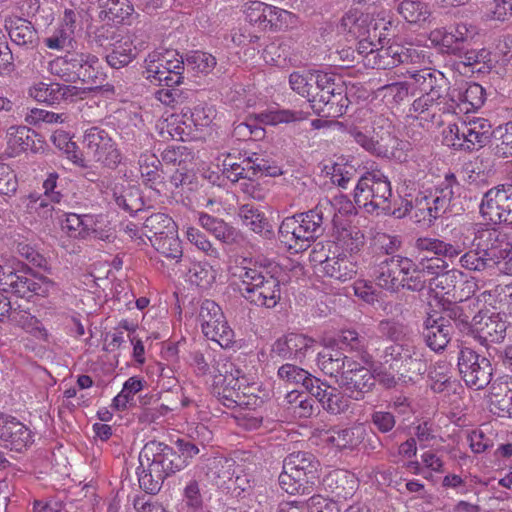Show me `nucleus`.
<instances>
[{"mask_svg":"<svg viewBox=\"0 0 512 512\" xmlns=\"http://www.w3.org/2000/svg\"><path fill=\"white\" fill-rule=\"evenodd\" d=\"M460 256V266L489 276H512V244L495 229H478L461 241L442 240V257Z\"/></svg>","mask_w":512,"mask_h":512,"instance_id":"nucleus-1","label":"nucleus"},{"mask_svg":"<svg viewBox=\"0 0 512 512\" xmlns=\"http://www.w3.org/2000/svg\"><path fill=\"white\" fill-rule=\"evenodd\" d=\"M142 471L139 485L145 492L154 495L162 487L164 480L186 466L185 460L172 447L163 442L149 441L139 453Z\"/></svg>","mask_w":512,"mask_h":512,"instance_id":"nucleus-2","label":"nucleus"},{"mask_svg":"<svg viewBox=\"0 0 512 512\" xmlns=\"http://www.w3.org/2000/svg\"><path fill=\"white\" fill-rule=\"evenodd\" d=\"M458 186L456 176L448 173L435 187L434 192L419 191L411 199L405 197L401 200V207L393 209L392 214L397 218L410 214L416 223L431 226L436 219L446 213L454 196V187Z\"/></svg>","mask_w":512,"mask_h":512,"instance_id":"nucleus-3","label":"nucleus"},{"mask_svg":"<svg viewBox=\"0 0 512 512\" xmlns=\"http://www.w3.org/2000/svg\"><path fill=\"white\" fill-rule=\"evenodd\" d=\"M335 204L328 199L320 201L313 209L284 218L279 227L281 241L292 247L309 246L325 232V222L335 217Z\"/></svg>","mask_w":512,"mask_h":512,"instance_id":"nucleus-4","label":"nucleus"},{"mask_svg":"<svg viewBox=\"0 0 512 512\" xmlns=\"http://www.w3.org/2000/svg\"><path fill=\"white\" fill-rule=\"evenodd\" d=\"M320 463L309 452L290 453L283 461L279 485L290 495H310L319 479Z\"/></svg>","mask_w":512,"mask_h":512,"instance_id":"nucleus-5","label":"nucleus"},{"mask_svg":"<svg viewBox=\"0 0 512 512\" xmlns=\"http://www.w3.org/2000/svg\"><path fill=\"white\" fill-rule=\"evenodd\" d=\"M241 295L251 304L274 308L281 299L280 281L261 267H243L239 273Z\"/></svg>","mask_w":512,"mask_h":512,"instance_id":"nucleus-6","label":"nucleus"},{"mask_svg":"<svg viewBox=\"0 0 512 512\" xmlns=\"http://www.w3.org/2000/svg\"><path fill=\"white\" fill-rule=\"evenodd\" d=\"M392 188L388 177L379 170L366 172L357 182L354 189V202L372 213L381 209L384 213H391L390 198Z\"/></svg>","mask_w":512,"mask_h":512,"instance_id":"nucleus-7","label":"nucleus"},{"mask_svg":"<svg viewBox=\"0 0 512 512\" xmlns=\"http://www.w3.org/2000/svg\"><path fill=\"white\" fill-rule=\"evenodd\" d=\"M99 59L91 53L67 52L50 63L51 72L66 82L96 84Z\"/></svg>","mask_w":512,"mask_h":512,"instance_id":"nucleus-8","label":"nucleus"},{"mask_svg":"<svg viewBox=\"0 0 512 512\" xmlns=\"http://www.w3.org/2000/svg\"><path fill=\"white\" fill-rule=\"evenodd\" d=\"M458 370L465 384L475 390L491 383L493 367L491 361L471 348L463 347L458 353Z\"/></svg>","mask_w":512,"mask_h":512,"instance_id":"nucleus-9","label":"nucleus"},{"mask_svg":"<svg viewBox=\"0 0 512 512\" xmlns=\"http://www.w3.org/2000/svg\"><path fill=\"white\" fill-rule=\"evenodd\" d=\"M479 213L490 224L512 225V186L498 185L485 192Z\"/></svg>","mask_w":512,"mask_h":512,"instance_id":"nucleus-10","label":"nucleus"},{"mask_svg":"<svg viewBox=\"0 0 512 512\" xmlns=\"http://www.w3.org/2000/svg\"><path fill=\"white\" fill-rule=\"evenodd\" d=\"M42 286L35 280L33 269L22 262L0 265V290L21 298L39 294Z\"/></svg>","mask_w":512,"mask_h":512,"instance_id":"nucleus-11","label":"nucleus"},{"mask_svg":"<svg viewBox=\"0 0 512 512\" xmlns=\"http://www.w3.org/2000/svg\"><path fill=\"white\" fill-rule=\"evenodd\" d=\"M349 134L363 149L377 157L405 162L408 152L411 150V144L408 141L401 140L391 134L382 136L379 140H375L357 128L351 129Z\"/></svg>","mask_w":512,"mask_h":512,"instance_id":"nucleus-12","label":"nucleus"},{"mask_svg":"<svg viewBox=\"0 0 512 512\" xmlns=\"http://www.w3.org/2000/svg\"><path fill=\"white\" fill-rule=\"evenodd\" d=\"M198 317L206 338L217 342L221 347H229L233 342L234 332L215 301L205 299L200 306Z\"/></svg>","mask_w":512,"mask_h":512,"instance_id":"nucleus-13","label":"nucleus"},{"mask_svg":"<svg viewBox=\"0 0 512 512\" xmlns=\"http://www.w3.org/2000/svg\"><path fill=\"white\" fill-rule=\"evenodd\" d=\"M470 335L481 345L501 343L506 337L508 323L501 313L480 310L472 317Z\"/></svg>","mask_w":512,"mask_h":512,"instance_id":"nucleus-14","label":"nucleus"},{"mask_svg":"<svg viewBox=\"0 0 512 512\" xmlns=\"http://www.w3.org/2000/svg\"><path fill=\"white\" fill-rule=\"evenodd\" d=\"M83 143L87 154L103 166L115 168L121 162V154L105 130L91 127L85 132Z\"/></svg>","mask_w":512,"mask_h":512,"instance_id":"nucleus-15","label":"nucleus"},{"mask_svg":"<svg viewBox=\"0 0 512 512\" xmlns=\"http://www.w3.org/2000/svg\"><path fill=\"white\" fill-rule=\"evenodd\" d=\"M217 372L218 374L213 375L212 392L224 406L234 408V400L242 392L244 374L240 369L234 368L232 363L222 364Z\"/></svg>","mask_w":512,"mask_h":512,"instance_id":"nucleus-16","label":"nucleus"},{"mask_svg":"<svg viewBox=\"0 0 512 512\" xmlns=\"http://www.w3.org/2000/svg\"><path fill=\"white\" fill-rule=\"evenodd\" d=\"M339 379V385L354 400H363L365 394L372 391L375 386V376L372 372L356 361L349 362Z\"/></svg>","mask_w":512,"mask_h":512,"instance_id":"nucleus-17","label":"nucleus"},{"mask_svg":"<svg viewBox=\"0 0 512 512\" xmlns=\"http://www.w3.org/2000/svg\"><path fill=\"white\" fill-rule=\"evenodd\" d=\"M410 78L423 94L443 101L445 106H449L452 88L449 86V80L442 72L432 68H424L411 72Z\"/></svg>","mask_w":512,"mask_h":512,"instance_id":"nucleus-18","label":"nucleus"},{"mask_svg":"<svg viewBox=\"0 0 512 512\" xmlns=\"http://www.w3.org/2000/svg\"><path fill=\"white\" fill-rule=\"evenodd\" d=\"M409 258L385 254L379 268L374 272L377 284L385 290L397 292L403 286L405 272H408Z\"/></svg>","mask_w":512,"mask_h":512,"instance_id":"nucleus-19","label":"nucleus"},{"mask_svg":"<svg viewBox=\"0 0 512 512\" xmlns=\"http://www.w3.org/2000/svg\"><path fill=\"white\" fill-rule=\"evenodd\" d=\"M32 431L15 418L0 415V443L6 448L22 452L33 443Z\"/></svg>","mask_w":512,"mask_h":512,"instance_id":"nucleus-20","label":"nucleus"},{"mask_svg":"<svg viewBox=\"0 0 512 512\" xmlns=\"http://www.w3.org/2000/svg\"><path fill=\"white\" fill-rule=\"evenodd\" d=\"M314 339L297 333H289L277 339L271 348V357L294 359L302 361L309 349L314 345Z\"/></svg>","mask_w":512,"mask_h":512,"instance_id":"nucleus-21","label":"nucleus"},{"mask_svg":"<svg viewBox=\"0 0 512 512\" xmlns=\"http://www.w3.org/2000/svg\"><path fill=\"white\" fill-rule=\"evenodd\" d=\"M372 57L374 58L372 68L386 70L412 62L415 57H418V53L411 45L405 46L393 42L388 46L379 47L377 51L373 52Z\"/></svg>","mask_w":512,"mask_h":512,"instance_id":"nucleus-22","label":"nucleus"},{"mask_svg":"<svg viewBox=\"0 0 512 512\" xmlns=\"http://www.w3.org/2000/svg\"><path fill=\"white\" fill-rule=\"evenodd\" d=\"M444 260L441 258H429L426 261L422 260L419 264L414 263L409 259L405 272L404 282L401 289H407L413 292H420L426 286V275H431L435 268H443Z\"/></svg>","mask_w":512,"mask_h":512,"instance_id":"nucleus-23","label":"nucleus"},{"mask_svg":"<svg viewBox=\"0 0 512 512\" xmlns=\"http://www.w3.org/2000/svg\"><path fill=\"white\" fill-rule=\"evenodd\" d=\"M453 327L445 317L428 316L423 323V338L433 351L443 350L451 340Z\"/></svg>","mask_w":512,"mask_h":512,"instance_id":"nucleus-24","label":"nucleus"},{"mask_svg":"<svg viewBox=\"0 0 512 512\" xmlns=\"http://www.w3.org/2000/svg\"><path fill=\"white\" fill-rule=\"evenodd\" d=\"M79 94V89L72 85L39 82L29 89V95L38 102L48 105L59 104L61 101L73 99Z\"/></svg>","mask_w":512,"mask_h":512,"instance_id":"nucleus-25","label":"nucleus"},{"mask_svg":"<svg viewBox=\"0 0 512 512\" xmlns=\"http://www.w3.org/2000/svg\"><path fill=\"white\" fill-rule=\"evenodd\" d=\"M485 95L484 88L478 83L466 84L465 88L452 87L447 111H455L456 107H461V110L465 109L466 112L477 110L484 104Z\"/></svg>","mask_w":512,"mask_h":512,"instance_id":"nucleus-26","label":"nucleus"},{"mask_svg":"<svg viewBox=\"0 0 512 512\" xmlns=\"http://www.w3.org/2000/svg\"><path fill=\"white\" fill-rule=\"evenodd\" d=\"M441 104H443V101L422 94L411 104L408 117L419 121V124L425 127L433 123L441 112H448L447 106L441 107Z\"/></svg>","mask_w":512,"mask_h":512,"instance_id":"nucleus-27","label":"nucleus"},{"mask_svg":"<svg viewBox=\"0 0 512 512\" xmlns=\"http://www.w3.org/2000/svg\"><path fill=\"white\" fill-rule=\"evenodd\" d=\"M314 261L320 263L322 271L326 276L340 282L349 281L356 275L355 263L345 253L331 258L328 256L324 259L314 258Z\"/></svg>","mask_w":512,"mask_h":512,"instance_id":"nucleus-28","label":"nucleus"},{"mask_svg":"<svg viewBox=\"0 0 512 512\" xmlns=\"http://www.w3.org/2000/svg\"><path fill=\"white\" fill-rule=\"evenodd\" d=\"M7 29L11 41L16 45L27 49H35L38 46L40 38L30 21L16 17L10 20Z\"/></svg>","mask_w":512,"mask_h":512,"instance_id":"nucleus-29","label":"nucleus"},{"mask_svg":"<svg viewBox=\"0 0 512 512\" xmlns=\"http://www.w3.org/2000/svg\"><path fill=\"white\" fill-rule=\"evenodd\" d=\"M372 23L373 16L370 13H364L357 8H351L342 16L340 28L356 38L371 37Z\"/></svg>","mask_w":512,"mask_h":512,"instance_id":"nucleus-30","label":"nucleus"},{"mask_svg":"<svg viewBox=\"0 0 512 512\" xmlns=\"http://www.w3.org/2000/svg\"><path fill=\"white\" fill-rule=\"evenodd\" d=\"M199 223L202 228L214 235L218 240L225 244L237 243L240 238V232L230 226L222 219L211 216L207 213H200Z\"/></svg>","mask_w":512,"mask_h":512,"instance_id":"nucleus-31","label":"nucleus"},{"mask_svg":"<svg viewBox=\"0 0 512 512\" xmlns=\"http://www.w3.org/2000/svg\"><path fill=\"white\" fill-rule=\"evenodd\" d=\"M96 222H98L97 215L68 213L62 229L69 237L85 239L90 237Z\"/></svg>","mask_w":512,"mask_h":512,"instance_id":"nucleus-32","label":"nucleus"},{"mask_svg":"<svg viewBox=\"0 0 512 512\" xmlns=\"http://www.w3.org/2000/svg\"><path fill=\"white\" fill-rule=\"evenodd\" d=\"M363 429L361 427L355 428H330L322 434L323 439L337 447L348 448L358 445L361 442Z\"/></svg>","mask_w":512,"mask_h":512,"instance_id":"nucleus-33","label":"nucleus"},{"mask_svg":"<svg viewBox=\"0 0 512 512\" xmlns=\"http://www.w3.org/2000/svg\"><path fill=\"white\" fill-rule=\"evenodd\" d=\"M113 199L116 204L129 213L141 211L144 203L142 201L140 190L135 187L128 185H115L112 189Z\"/></svg>","mask_w":512,"mask_h":512,"instance_id":"nucleus-34","label":"nucleus"},{"mask_svg":"<svg viewBox=\"0 0 512 512\" xmlns=\"http://www.w3.org/2000/svg\"><path fill=\"white\" fill-rule=\"evenodd\" d=\"M10 143L22 151L38 152L43 148L41 136L27 126L10 128Z\"/></svg>","mask_w":512,"mask_h":512,"instance_id":"nucleus-35","label":"nucleus"},{"mask_svg":"<svg viewBox=\"0 0 512 512\" xmlns=\"http://www.w3.org/2000/svg\"><path fill=\"white\" fill-rule=\"evenodd\" d=\"M176 229V223L167 214L154 213L143 223L142 234L152 243L153 239L165 236Z\"/></svg>","mask_w":512,"mask_h":512,"instance_id":"nucleus-36","label":"nucleus"},{"mask_svg":"<svg viewBox=\"0 0 512 512\" xmlns=\"http://www.w3.org/2000/svg\"><path fill=\"white\" fill-rule=\"evenodd\" d=\"M111 46L110 52L105 56L108 65L115 69H120L127 66L135 57V47L133 43L126 40H117L109 44Z\"/></svg>","mask_w":512,"mask_h":512,"instance_id":"nucleus-37","label":"nucleus"},{"mask_svg":"<svg viewBox=\"0 0 512 512\" xmlns=\"http://www.w3.org/2000/svg\"><path fill=\"white\" fill-rule=\"evenodd\" d=\"M200 440H196L189 435L188 438H181L176 441V446L184 458H193L206 449V444L211 440V431L205 425H199L195 430Z\"/></svg>","mask_w":512,"mask_h":512,"instance_id":"nucleus-38","label":"nucleus"},{"mask_svg":"<svg viewBox=\"0 0 512 512\" xmlns=\"http://www.w3.org/2000/svg\"><path fill=\"white\" fill-rule=\"evenodd\" d=\"M448 264L444 261L443 268H435L431 275L434 277L430 281V287L439 289L442 295H449L459 281L462 280L463 273L458 269L446 270Z\"/></svg>","mask_w":512,"mask_h":512,"instance_id":"nucleus-39","label":"nucleus"},{"mask_svg":"<svg viewBox=\"0 0 512 512\" xmlns=\"http://www.w3.org/2000/svg\"><path fill=\"white\" fill-rule=\"evenodd\" d=\"M435 37H440L441 43L449 52L454 55L461 53L462 44L468 40L469 28L466 24H458L454 31L448 32L445 29H438L432 33Z\"/></svg>","mask_w":512,"mask_h":512,"instance_id":"nucleus-40","label":"nucleus"},{"mask_svg":"<svg viewBox=\"0 0 512 512\" xmlns=\"http://www.w3.org/2000/svg\"><path fill=\"white\" fill-rule=\"evenodd\" d=\"M459 57L458 65L462 64L466 67H470L472 71L485 72L493 67V59L491 52L485 48L480 50H466L458 53Z\"/></svg>","mask_w":512,"mask_h":512,"instance_id":"nucleus-41","label":"nucleus"},{"mask_svg":"<svg viewBox=\"0 0 512 512\" xmlns=\"http://www.w3.org/2000/svg\"><path fill=\"white\" fill-rule=\"evenodd\" d=\"M352 361L338 350H326L319 353L317 364L326 375L336 376L339 373L342 374L347 369L346 364Z\"/></svg>","mask_w":512,"mask_h":512,"instance_id":"nucleus-42","label":"nucleus"},{"mask_svg":"<svg viewBox=\"0 0 512 512\" xmlns=\"http://www.w3.org/2000/svg\"><path fill=\"white\" fill-rule=\"evenodd\" d=\"M491 149L494 156L498 158L512 157V121L494 129Z\"/></svg>","mask_w":512,"mask_h":512,"instance_id":"nucleus-43","label":"nucleus"},{"mask_svg":"<svg viewBox=\"0 0 512 512\" xmlns=\"http://www.w3.org/2000/svg\"><path fill=\"white\" fill-rule=\"evenodd\" d=\"M460 132L463 142L452 144L453 147L466 151H473L479 148L484 147L488 143H492L493 140V132H488V128L485 127L484 131H475L470 130L467 126H461Z\"/></svg>","mask_w":512,"mask_h":512,"instance_id":"nucleus-44","label":"nucleus"},{"mask_svg":"<svg viewBox=\"0 0 512 512\" xmlns=\"http://www.w3.org/2000/svg\"><path fill=\"white\" fill-rule=\"evenodd\" d=\"M152 246L163 257L175 260L176 262H178L183 256L181 241L178 238L177 229L165 236L153 239Z\"/></svg>","mask_w":512,"mask_h":512,"instance_id":"nucleus-45","label":"nucleus"},{"mask_svg":"<svg viewBox=\"0 0 512 512\" xmlns=\"http://www.w3.org/2000/svg\"><path fill=\"white\" fill-rule=\"evenodd\" d=\"M470 306L469 302L464 304L453 303L444 309L445 318L449 321L452 320L461 332L469 335L472 330L471 314L473 312Z\"/></svg>","mask_w":512,"mask_h":512,"instance_id":"nucleus-46","label":"nucleus"},{"mask_svg":"<svg viewBox=\"0 0 512 512\" xmlns=\"http://www.w3.org/2000/svg\"><path fill=\"white\" fill-rule=\"evenodd\" d=\"M397 10L407 22L414 24L424 22L430 16L428 5L420 0H403Z\"/></svg>","mask_w":512,"mask_h":512,"instance_id":"nucleus-47","label":"nucleus"},{"mask_svg":"<svg viewBox=\"0 0 512 512\" xmlns=\"http://www.w3.org/2000/svg\"><path fill=\"white\" fill-rule=\"evenodd\" d=\"M142 388L143 382L140 379L130 377L124 383L120 393L113 399V406L119 411H123L128 407H135L137 404L134 396L140 392Z\"/></svg>","mask_w":512,"mask_h":512,"instance_id":"nucleus-48","label":"nucleus"},{"mask_svg":"<svg viewBox=\"0 0 512 512\" xmlns=\"http://www.w3.org/2000/svg\"><path fill=\"white\" fill-rule=\"evenodd\" d=\"M329 486L332 487V484H335L333 489V493L337 500H347L351 498L357 489V481L356 479L343 472H335L330 474L328 477Z\"/></svg>","mask_w":512,"mask_h":512,"instance_id":"nucleus-49","label":"nucleus"},{"mask_svg":"<svg viewBox=\"0 0 512 512\" xmlns=\"http://www.w3.org/2000/svg\"><path fill=\"white\" fill-rule=\"evenodd\" d=\"M146 79L151 82L158 83L165 87H175L182 83L183 76L169 74L168 71L163 69L156 61H150L145 71L143 72Z\"/></svg>","mask_w":512,"mask_h":512,"instance_id":"nucleus-50","label":"nucleus"},{"mask_svg":"<svg viewBox=\"0 0 512 512\" xmlns=\"http://www.w3.org/2000/svg\"><path fill=\"white\" fill-rule=\"evenodd\" d=\"M385 254L378 251L377 248L364 247L359 253L352 256V262L355 263L356 273L358 270H373V273L379 268Z\"/></svg>","mask_w":512,"mask_h":512,"instance_id":"nucleus-51","label":"nucleus"},{"mask_svg":"<svg viewBox=\"0 0 512 512\" xmlns=\"http://www.w3.org/2000/svg\"><path fill=\"white\" fill-rule=\"evenodd\" d=\"M185 65L188 71L207 74L216 66V58L206 52L192 51L186 55Z\"/></svg>","mask_w":512,"mask_h":512,"instance_id":"nucleus-52","label":"nucleus"},{"mask_svg":"<svg viewBox=\"0 0 512 512\" xmlns=\"http://www.w3.org/2000/svg\"><path fill=\"white\" fill-rule=\"evenodd\" d=\"M373 23L371 25V36L378 38V42L381 43L392 35V31L396 28L394 20L392 19L390 12L381 10L377 13H372Z\"/></svg>","mask_w":512,"mask_h":512,"instance_id":"nucleus-53","label":"nucleus"},{"mask_svg":"<svg viewBox=\"0 0 512 512\" xmlns=\"http://www.w3.org/2000/svg\"><path fill=\"white\" fill-rule=\"evenodd\" d=\"M349 103L345 87L342 93L340 90L335 91L329 98V103H325V107L317 115L325 118H338L346 113Z\"/></svg>","mask_w":512,"mask_h":512,"instance_id":"nucleus-54","label":"nucleus"},{"mask_svg":"<svg viewBox=\"0 0 512 512\" xmlns=\"http://www.w3.org/2000/svg\"><path fill=\"white\" fill-rule=\"evenodd\" d=\"M238 216L241 219L242 224L255 233H261L267 224V220L264 215L250 204L242 205L239 208Z\"/></svg>","mask_w":512,"mask_h":512,"instance_id":"nucleus-55","label":"nucleus"},{"mask_svg":"<svg viewBox=\"0 0 512 512\" xmlns=\"http://www.w3.org/2000/svg\"><path fill=\"white\" fill-rule=\"evenodd\" d=\"M100 6L106 10L109 19L121 22L134 10L128 0H99Z\"/></svg>","mask_w":512,"mask_h":512,"instance_id":"nucleus-56","label":"nucleus"},{"mask_svg":"<svg viewBox=\"0 0 512 512\" xmlns=\"http://www.w3.org/2000/svg\"><path fill=\"white\" fill-rule=\"evenodd\" d=\"M402 360L400 361L399 367L396 369L403 368L406 372H411L416 375H421L426 372V363L422 359V355L418 353L416 347L409 345L406 352H403Z\"/></svg>","mask_w":512,"mask_h":512,"instance_id":"nucleus-57","label":"nucleus"},{"mask_svg":"<svg viewBox=\"0 0 512 512\" xmlns=\"http://www.w3.org/2000/svg\"><path fill=\"white\" fill-rule=\"evenodd\" d=\"M322 407L327 412L337 415L346 412L350 407V402L348 397L336 387H331L327 397L323 401Z\"/></svg>","mask_w":512,"mask_h":512,"instance_id":"nucleus-58","label":"nucleus"},{"mask_svg":"<svg viewBox=\"0 0 512 512\" xmlns=\"http://www.w3.org/2000/svg\"><path fill=\"white\" fill-rule=\"evenodd\" d=\"M188 278L192 284L205 288L214 282L215 273L207 264L194 263L188 269Z\"/></svg>","mask_w":512,"mask_h":512,"instance_id":"nucleus-59","label":"nucleus"},{"mask_svg":"<svg viewBox=\"0 0 512 512\" xmlns=\"http://www.w3.org/2000/svg\"><path fill=\"white\" fill-rule=\"evenodd\" d=\"M231 462L223 458H214L208 464L207 476L216 483V485L225 484L226 479H231Z\"/></svg>","mask_w":512,"mask_h":512,"instance_id":"nucleus-60","label":"nucleus"},{"mask_svg":"<svg viewBox=\"0 0 512 512\" xmlns=\"http://www.w3.org/2000/svg\"><path fill=\"white\" fill-rule=\"evenodd\" d=\"M344 251L348 252L350 257L359 253L365 247L364 234L356 227L345 229L341 233Z\"/></svg>","mask_w":512,"mask_h":512,"instance_id":"nucleus-61","label":"nucleus"},{"mask_svg":"<svg viewBox=\"0 0 512 512\" xmlns=\"http://www.w3.org/2000/svg\"><path fill=\"white\" fill-rule=\"evenodd\" d=\"M277 375L281 380L287 383L302 384L303 386L312 376V374L305 369L290 363L280 366Z\"/></svg>","mask_w":512,"mask_h":512,"instance_id":"nucleus-62","label":"nucleus"},{"mask_svg":"<svg viewBox=\"0 0 512 512\" xmlns=\"http://www.w3.org/2000/svg\"><path fill=\"white\" fill-rule=\"evenodd\" d=\"M312 80L315 81L316 88L318 90L324 89L330 92L340 90V93H342L343 88H345V84L342 81L341 77L333 73L319 71L316 74L310 75V81Z\"/></svg>","mask_w":512,"mask_h":512,"instance_id":"nucleus-63","label":"nucleus"},{"mask_svg":"<svg viewBox=\"0 0 512 512\" xmlns=\"http://www.w3.org/2000/svg\"><path fill=\"white\" fill-rule=\"evenodd\" d=\"M161 156L165 164L181 167L177 171L185 170L186 162L193 159L191 152L185 146L169 147L162 152Z\"/></svg>","mask_w":512,"mask_h":512,"instance_id":"nucleus-64","label":"nucleus"}]
</instances>
